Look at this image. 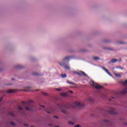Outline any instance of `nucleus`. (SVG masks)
<instances>
[{
	"label": "nucleus",
	"mask_w": 127,
	"mask_h": 127,
	"mask_svg": "<svg viewBox=\"0 0 127 127\" xmlns=\"http://www.w3.org/2000/svg\"><path fill=\"white\" fill-rule=\"evenodd\" d=\"M62 112L65 115L67 114V111L65 110H62Z\"/></svg>",
	"instance_id": "obj_23"
},
{
	"label": "nucleus",
	"mask_w": 127,
	"mask_h": 127,
	"mask_svg": "<svg viewBox=\"0 0 127 127\" xmlns=\"http://www.w3.org/2000/svg\"><path fill=\"white\" fill-rule=\"evenodd\" d=\"M74 74H77V75H78L79 72L74 71Z\"/></svg>",
	"instance_id": "obj_32"
},
{
	"label": "nucleus",
	"mask_w": 127,
	"mask_h": 127,
	"mask_svg": "<svg viewBox=\"0 0 127 127\" xmlns=\"http://www.w3.org/2000/svg\"><path fill=\"white\" fill-rule=\"evenodd\" d=\"M67 83H68V84H69L70 85H75V83L72 82H70L69 81H67Z\"/></svg>",
	"instance_id": "obj_21"
},
{
	"label": "nucleus",
	"mask_w": 127,
	"mask_h": 127,
	"mask_svg": "<svg viewBox=\"0 0 127 127\" xmlns=\"http://www.w3.org/2000/svg\"><path fill=\"white\" fill-rule=\"evenodd\" d=\"M31 127H34V126H31Z\"/></svg>",
	"instance_id": "obj_47"
},
{
	"label": "nucleus",
	"mask_w": 127,
	"mask_h": 127,
	"mask_svg": "<svg viewBox=\"0 0 127 127\" xmlns=\"http://www.w3.org/2000/svg\"><path fill=\"white\" fill-rule=\"evenodd\" d=\"M2 99H3L2 97H0V102L1 101H2Z\"/></svg>",
	"instance_id": "obj_38"
},
{
	"label": "nucleus",
	"mask_w": 127,
	"mask_h": 127,
	"mask_svg": "<svg viewBox=\"0 0 127 127\" xmlns=\"http://www.w3.org/2000/svg\"><path fill=\"white\" fill-rule=\"evenodd\" d=\"M58 107H59L60 109H62V107H61V106L58 105Z\"/></svg>",
	"instance_id": "obj_39"
},
{
	"label": "nucleus",
	"mask_w": 127,
	"mask_h": 127,
	"mask_svg": "<svg viewBox=\"0 0 127 127\" xmlns=\"http://www.w3.org/2000/svg\"><path fill=\"white\" fill-rule=\"evenodd\" d=\"M10 116H11L12 117H14V114L13 112H10L9 113Z\"/></svg>",
	"instance_id": "obj_22"
},
{
	"label": "nucleus",
	"mask_w": 127,
	"mask_h": 127,
	"mask_svg": "<svg viewBox=\"0 0 127 127\" xmlns=\"http://www.w3.org/2000/svg\"><path fill=\"white\" fill-rule=\"evenodd\" d=\"M74 127H80V125H76Z\"/></svg>",
	"instance_id": "obj_40"
},
{
	"label": "nucleus",
	"mask_w": 127,
	"mask_h": 127,
	"mask_svg": "<svg viewBox=\"0 0 127 127\" xmlns=\"http://www.w3.org/2000/svg\"><path fill=\"white\" fill-rule=\"evenodd\" d=\"M16 92V90H13V89H9L7 91V93L8 94H12L13 93H15Z\"/></svg>",
	"instance_id": "obj_9"
},
{
	"label": "nucleus",
	"mask_w": 127,
	"mask_h": 127,
	"mask_svg": "<svg viewBox=\"0 0 127 127\" xmlns=\"http://www.w3.org/2000/svg\"><path fill=\"white\" fill-rule=\"evenodd\" d=\"M110 111H109V113L110 114V115H117V112L114 108H110Z\"/></svg>",
	"instance_id": "obj_3"
},
{
	"label": "nucleus",
	"mask_w": 127,
	"mask_h": 127,
	"mask_svg": "<svg viewBox=\"0 0 127 127\" xmlns=\"http://www.w3.org/2000/svg\"><path fill=\"white\" fill-rule=\"evenodd\" d=\"M108 50H113L112 49H108Z\"/></svg>",
	"instance_id": "obj_43"
},
{
	"label": "nucleus",
	"mask_w": 127,
	"mask_h": 127,
	"mask_svg": "<svg viewBox=\"0 0 127 127\" xmlns=\"http://www.w3.org/2000/svg\"><path fill=\"white\" fill-rule=\"evenodd\" d=\"M61 77L62 78H66L67 77V74H61Z\"/></svg>",
	"instance_id": "obj_19"
},
{
	"label": "nucleus",
	"mask_w": 127,
	"mask_h": 127,
	"mask_svg": "<svg viewBox=\"0 0 127 127\" xmlns=\"http://www.w3.org/2000/svg\"><path fill=\"white\" fill-rule=\"evenodd\" d=\"M43 95L44 96H48V94L47 93H43Z\"/></svg>",
	"instance_id": "obj_27"
},
{
	"label": "nucleus",
	"mask_w": 127,
	"mask_h": 127,
	"mask_svg": "<svg viewBox=\"0 0 127 127\" xmlns=\"http://www.w3.org/2000/svg\"><path fill=\"white\" fill-rule=\"evenodd\" d=\"M102 69L103 70H104V71H105V72H106V73H107V74H108V75H109V76H112V74H111V73H110L109 70L108 69H107V68H106L105 67H102Z\"/></svg>",
	"instance_id": "obj_10"
},
{
	"label": "nucleus",
	"mask_w": 127,
	"mask_h": 127,
	"mask_svg": "<svg viewBox=\"0 0 127 127\" xmlns=\"http://www.w3.org/2000/svg\"><path fill=\"white\" fill-rule=\"evenodd\" d=\"M18 110H19V111H23V109H22V107H21V106L20 105L18 106Z\"/></svg>",
	"instance_id": "obj_18"
},
{
	"label": "nucleus",
	"mask_w": 127,
	"mask_h": 127,
	"mask_svg": "<svg viewBox=\"0 0 127 127\" xmlns=\"http://www.w3.org/2000/svg\"><path fill=\"white\" fill-rule=\"evenodd\" d=\"M55 127H60L59 126H56Z\"/></svg>",
	"instance_id": "obj_45"
},
{
	"label": "nucleus",
	"mask_w": 127,
	"mask_h": 127,
	"mask_svg": "<svg viewBox=\"0 0 127 127\" xmlns=\"http://www.w3.org/2000/svg\"><path fill=\"white\" fill-rule=\"evenodd\" d=\"M68 124L69 125H74V123L72 122H68Z\"/></svg>",
	"instance_id": "obj_26"
},
{
	"label": "nucleus",
	"mask_w": 127,
	"mask_h": 127,
	"mask_svg": "<svg viewBox=\"0 0 127 127\" xmlns=\"http://www.w3.org/2000/svg\"><path fill=\"white\" fill-rule=\"evenodd\" d=\"M69 92L71 94H73V91H69Z\"/></svg>",
	"instance_id": "obj_37"
},
{
	"label": "nucleus",
	"mask_w": 127,
	"mask_h": 127,
	"mask_svg": "<svg viewBox=\"0 0 127 127\" xmlns=\"http://www.w3.org/2000/svg\"><path fill=\"white\" fill-rule=\"evenodd\" d=\"M24 127H28V124H25L24 125Z\"/></svg>",
	"instance_id": "obj_34"
},
{
	"label": "nucleus",
	"mask_w": 127,
	"mask_h": 127,
	"mask_svg": "<svg viewBox=\"0 0 127 127\" xmlns=\"http://www.w3.org/2000/svg\"><path fill=\"white\" fill-rule=\"evenodd\" d=\"M10 125H11V126H13V127H14V126H15V124L14 123H13V122H11V123H10Z\"/></svg>",
	"instance_id": "obj_25"
},
{
	"label": "nucleus",
	"mask_w": 127,
	"mask_h": 127,
	"mask_svg": "<svg viewBox=\"0 0 127 127\" xmlns=\"http://www.w3.org/2000/svg\"><path fill=\"white\" fill-rule=\"evenodd\" d=\"M99 59H100V58L98 57H95L93 58V60L97 61V60H99Z\"/></svg>",
	"instance_id": "obj_20"
},
{
	"label": "nucleus",
	"mask_w": 127,
	"mask_h": 127,
	"mask_svg": "<svg viewBox=\"0 0 127 127\" xmlns=\"http://www.w3.org/2000/svg\"><path fill=\"white\" fill-rule=\"evenodd\" d=\"M12 80H14L13 78H12Z\"/></svg>",
	"instance_id": "obj_48"
},
{
	"label": "nucleus",
	"mask_w": 127,
	"mask_h": 127,
	"mask_svg": "<svg viewBox=\"0 0 127 127\" xmlns=\"http://www.w3.org/2000/svg\"><path fill=\"white\" fill-rule=\"evenodd\" d=\"M64 109H68V107H67V105H65V106L64 107Z\"/></svg>",
	"instance_id": "obj_31"
},
{
	"label": "nucleus",
	"mask_w": 127,
	"mask_h": 127,
	"mask_svg": "<svg viewBox=\"0 0 127 127\" xmlns=\"http://www.w3.org/2000/svg\"><path fill=\"white\" fill-rule=\"evenodd\" d=\"M103 122H104V123H109V121L108 120H104Z\"/></svg>",
	"instance_id": "obj_28"
},
{
	"label": "nucleus",
	"mask_w": 127,
	"mask_h": 127,
	"mask_svg": "<svg viewBox=\"0 0 127 127\" xmlns=\"http://www.w3.org/2000/svg\"><path fill=\"white\" fill-rule=\"evenodd\" d=\"M33 101L30 100L27 102H22L23 106H24L26 111H32L33 110V106H32V103Z\"/></svg>",
	"instance_id": "obj_1"
},
{
	"label": "nucleus",
	"mask_w": 127,
	"mask_h": 127,
	"mask_svg": "<svg viewBox=\"0 0 127 127\" xmlns=\"http://www.w3.org/2000/svg\"><path fill=\"white\" fill-rule=\"evenodd\" d=\"M126 93H127V88H126L124 90H123L121 92V94L122 95H125V94H126Z\"/></svg>",
	"instance_id": "obj_11"
},
{
	"label": "nucleus",
	"mask_w": 127,
	"mask_h": 127,
	"mask_svg": "<svg viewBox=\"0 0 127 127\" xmlns=\"http://www.w3.org/2000/svg\"><path fill=\"white\" fill-rule=\"evenodd\" d=\"M33 75H34L35 76H36V75H38V74H37V73H36V72H35L33 73Z\"/></svg>",
	"instance_id": "obj_33"
},
{
	"label": "nucleus",
	"mask_w": 127,
	"mask_h": 127,
	"mask_svg": "<svg viewBox=\"0 0 127 127\" xmlns=\"http://www.w3.org/2000/svg\"><path fill=\"white\" fill-rule=\"evenodd\" d=\"M118 68H119V69H121V70H124V68H123V67H121V66L118 67Z\"/></svg>",
	"instance_id": "obj_29"
},
{
	"label": "nucleus",
	"mask_w": 127,
	"mask_h": 127,
	"mask_svg": "<svg viewBox=\"0 0 127 127\" xmlns=\"http://www.w3.org/2000/svg\"><path fill=\"white\" fill-rule=\"evenodd\" d=\"M23 91L25 92H30L31 91V87H26L24 88Z\"/></svg>",
	"instance_id": "obj_7"
},
{
	"label": "nucleus",
	"mask_w": 127,
	"mask_h": 127,
	"mask_svg": "<svg viewBox=\"0 0 127 127\" xmlns=\"http://www.w3.org/2000/svg\"><path fill=\"white\" fill-rule=\"evenodd\" d=\"M60 95L62 97H67L68 96V94L66 93H62Z\"/></svg>",
	"instance_id": "obj_12"
},
{
	"label": "nucleus",
	"mask_w": 127,
	"mask_h": 127,
	"mask_svg": "<svg viewBox=\"0 0 127 127\" xmlns=\"http://www.w3.org/2000/svg\"><path fill=\"white\" fill-rule=\"evenodd\" d=\"M115 97H111V98L109 99V101H112V99H115Z\"/></svg>",
	"instance_id": "obj_35"
},
{
	"label": "nucleus",
	"mask_w": 127,
	"mask_h": 127,
	"mask_svg": "<svg viewBox=\"0 0 127 127\" xmlns=\"http://www.w3.org/2000/svg\"><path fill=\"white\" fill-rule=\"evenodd\" d=\"M90 84L91 86H92V87H95V86L96 85V84H95V82H94V81L93 80H91L90 82Z\"/></svg>",
	"instance_id": "obj_13"
},
{
	"label": "nucleus",
	"mask_w": 127,
	"mask_h": 127,
	"mask_svg": "<svg viewBox=\"0 0 127 127\" xmlns=\"http://www.w3.org/2000/svg\"><path fill=\"white\" fill-rule=\"evenodd\" d=\"M121 44H124V43H123V42H121L120 43Z\"/></svg>",
	"instance_id": "obj_44"
},
{
	"label": "nucleus",
	"mask_w": 127,
	"mask_h": 127,
	"mask_svg": "<svg viewBox=\"0 0 127 127\" xmlns=\"http://www.w3.org/2000/svg\"><path fill=\"white\" fill-rule=\"evenodd\" d=\"M45 111L46 113H47V114H52L53 113H54V110H53V108H51L50 107L45 109Z\"/></svg>",
	"instance_id": "obj_2"
},
{
	"label": "nucleus",
	"mask_w": 127,
	"mask_h": 127,
	"mask_svg": "<svg viewBox=\"0 0 127 127\" xmlns=\"http://www.w3.org/2000/svg\"><path fill=\"white\" fill-rule=\"evenodd\" d=\"M70 58L71 57H66L64 59V61H69Z\"/></svg>",
	"instance_id": "obj_14"
},
{
	"label": "nucleus",
	"mask_w": 127,
	"mask_h": 127,
	"mask_svg": "<svg viewBox=\"0 0 127 127\" xmlns=\"http://www.w3.org/2000/svg\"><path fill=\"white\" fill-rule=\"evenodd\" d=\"M56 90L57 91H61V89H60V88H56Z\"/></svg>",
	"instance_id": "obj_30"
},
{
	"label": "nucleus",
	"mask_w": 127,
	"mask_h": 127,
	"mask_svg": "<svg viewBox=\"0 0 127 127\" xmlns=\"http://www.w3.org/2000/svg\"><path fill=\"white\" fill-rule=\"evenodd\" d=\"M118 60L117 59H112L110 61L111 63H116V62H118Z\"/></svg>",
	"instance_id": "obj_15"
},
{
	"label": "nucleus",
	"mask_w": 127,
	"mask_h": 127,
	"mask_svg": "<svg viewBox=\"0 0 127 127\" xmlns=\"http://www.w3.org/2000/svg\"><path fill=\"white\" fill-rule=\"evenodd\" d=\"M60 64V65H61V66H63L65 70H70V67H69V66L67 65V64Z\"/></svg>",
	"instance_id": "obj_5"
},
{
	"label": "nucleus",
	"mask_w": 127,
	"mask_h": 127,
	"mask_svg": "<svg viewBox=\"0 0 127 127\" xmlns=\"http://www.w3.org/2000/svg\"><path fill=\"white\" fill-rule=\"evenodd\" d=\"M94 87L95 88V89H97V90H99L100 89H103V86H102L97 83H95V85Z\"/></svg>",
	"instance_id": "obj_8"
},
{
	"label": "nucleus",
	"mask_w": 127,
	"mask_h": 127,
	"mask_svg": "<svg viewBox=\"0 0 127 127\" xmlns=\"http://www.w3.org/2000/svg\"><path fill=\"white\" fill-rule=\"evenodd\" d=\"M87 102H90V103H92L93 102V98H88L87 99Z\"/></svg>",
	"instance_id": "obj_17"
},
{
	"label": "nucleus",
	"mask_w": 127,
	"mask_h": 127,
	"mask_svg": "<svg viewBox=\"0 0 127 127\" xmlns=\"http://www.w3.org/2000/svg\"><path fill=\"white\" fill-rule=\"evenodd\" d=\"M114 75L116 77H117L118 78L122 77V75H121V74H120L114 73Z\"/></svg>",
	"instance_id": "obj_16"
},
{
	"label": "nucleus",
	"mask_w": 127,
	"mask_h": 127,
	"mask_svg": "<svg viewBox=\"0 0 127 127\" xmlns=\"http://www.w3.org/2000/svg\"><path fill=\"white\" fill-rule=\"evenodd\" d=\"M40 107H41L42 108H44V107H45V106H43V105H40Z\"/></svg>",
	"instance_id": "obj_41"
},
{
	"label": "nucleus",
	"mask_w": 127,
	"mask_h": 127,
	"mask_svg": "<svg viewBox=\"0 0 127 127\" xmlns=\"http://www.w3.org/2000/svg\"><path fill=\"white\" fill-rule=\"evenodd\" d=\"M78 75L79 76H84V77H87L88 75L86 74L84 71H78Z\"/></svg>",
	"instance_id": "obj_6"
},
{
	"label": "nucleus",
	"mask_w": 127,
	"mask_h": 127,
	"mask_svg": "<svg viewBox=\"0 0 127 127\" xmlns=\"http://www.w3.org/2000/svg\"><path fill=\"white\" fill-rule=\"evenodd\" d=\"M123 85H127V80L123 82Z\"/></svg>",
	"instance_id": "obj_24"
},
{
	"label": "nucleus",
	"mask_w": 127,
	"mask_h": 127,
	"mask_svg": "<svg viewBox=\"0 0 127 127\" xmlns=\"http://www.w3.org/2000/svg\"><path fill=\"white\" fill-rule=\"evenodd\" d=\"M125 125H126V126H127V123H125Z\"/></svg>",
	"instance_id": "obj_46"
},
{
	"label": "nucleus",
	"mask_w": 127,
	"mask_h": 127,
	"mask_svg": "<svg viewBox=\"0 0 127 127\" xmlns=\"http://www.w3.org/2000/svg\"><path fill=\"white\" fill-rule=\"evenodd\" d=\"M11 85V84L10 83H8L6 84L7 86H10Z\"/></svg>",
	"instance_id": "obj_36"
},
{
	"label": "nucleus",
	"mask_w": 127,
	"mask_h": 127,
	"mask_svg": "<svg viewBox=\"0 0 127 127\" xmlns=\"http://www.w3.org/2000/svg\"><path fill=\"white\" fill-rule=\"evenodd\" d=\"M54 118H56V119H58V117L57 116H54Z\"/></svg>",
	"instance_id": "obj_42"
},
{
	"label": "nucleus",
	"mask_w": 127,
	"mask_h": 127,
	"mask_svg": "<svg viewBox=\"0 0 127 127\" xmlns=\"http://www.w3.org/2000/svg\"><path fill=\"white\" fill-rule=\"evenodd\" d=\"M75 105L77 106V107H78L79 108H83L84 107V104L83 103H81L79 102V101H76L75 103Z\"/></svg>",
	"instance_id": "obj_4"
}]
</instances>
